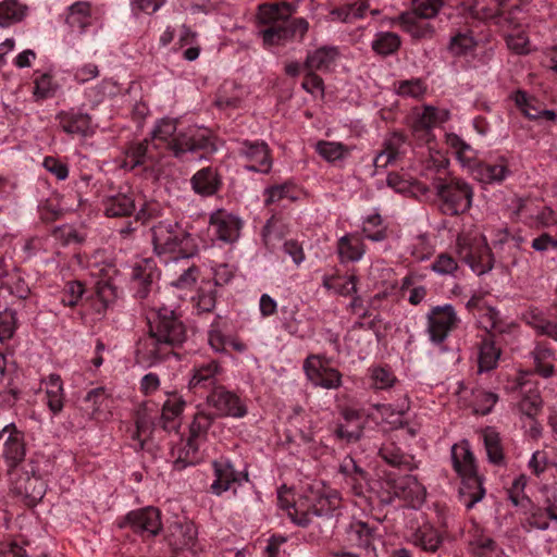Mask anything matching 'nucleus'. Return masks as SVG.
I'll return each instance as SVG.
<instances>
[{
    "instance_id": "f257e3e1",
    "label": "nucleus",
    "mask_w": 557,
    "mask_h": 557,
    "mask_svg": "<svg viewBox=\"0 0 557 557\" xmlns=\"http://www.w3.org/2000/svg\"><path fill=\"white\" fill-rule=\"evenodd\" d=\"M0 446L1 458L17 493L40 500L47 491L48 460L39 454L25 459V436L13 423L0 431Z\"/></svg>"
},
{
    "instance_id": "f03ea898",
    "label": "nucleus",
    "mask_w": 557,
    "mask_h": 557,
    "mask_svg": "<svg viewBox=\"0 0 557 557\" xmlns=\"http://www.w3.org/2000/svg\"><path fill=\"white\" fill-rule=\"evenodd\" d=\"M177 125L178 120L172 117H162L156 122L150 133V143L157 151L163 148L178 160H185L189 153L218 151L216 137L211 129L196 125L178 129Z\"/></svg>"
},
{
    "instance_id": "7ed1b4c3",
    "label": "nucleus",
    "mask_w": 557,
    "mask_h": 557,
    "mask_svg": "<svg viewBox=\"0 0 557 557\" xmlns=\"http://www.w3.org/2000/svg\"><path fill=\"white\" fill-rule=\"evenodd\" d=\"M341 493L321 482L309 485L304 494L288 508L290 520L301 527H308L312 517L332 518L339 515Z\"/></svg>"
},
{
    "instance_id": "20e7f679",
    "label": "nucleus",
    "mask_w": 557,
    "mask_h": 557,
    "mask_svg": "<svg viewBox=\"0 0 557 557\" xmlns=\"http://www.w3.org/2000/svg\"><path fill=\"white\" fill-rule=\"evenodd\" d=\"M154 252L164 262L186 260L198 251L195 238L177 222L164 220L151 227Z\"/></svg>"
},
{
    "instance_id": "39448f33",
    "label": "nucleus",
    "mask_w": 557,
    "mask_h": 557,
    "mask_svg": "<svg viewBox=\"0 0 557 557\" xmlns=\"http://www.w3.org/2000/svg\"><path fill=\"white\" fill-rule=\"evenodd\" d=\"M298 1L263 2L258 5V23L265 28L258 35H305L309 23L305 17H295Z\"/></svg>"
},
{
    "instance_id": "423d86ee",
    "label": "nucleus",
    "mask_w": 557,
    "mask_h": 557,
    "mask_svg": "<svg viewBox=\"0 0 557 557\" xmlns=\"http://www.w3.org/2000/svg\"><path fill=\"white\" fill-rule=\"evenodd\" d=\"M453 467L461 478L460 499L467 509H471L485 495L482 478L478 474L475 459L467 441L451 447Z\"/></svg>"
},
{
    "instance_id": "0eeeda50",
    "label": "nucleus",
    "mask_w": 557,
    "mask_h": 557,
    "mask_svg": "<svg viewBox=\"0 0 557 557\" xmlns=\"http://www.w3.org/2000/svg\"><path fill=\"white\" fill-rule=\"evenodd\" d=\"M455 251L473 273L483 275L494 267V259L485 236L478 232H462L457 236Z\"/></svg>"
},
{
    "instance_id": "6e6552de",
    "label": "nucleus",
    "mask_w": 557,
    "mask_h": 557,
    "mask_svg": "<svg viewBox=\"0 0 557 557\" xmlns=\"http://www.w3.org/2000/svg\"><path fill=\"white\" fill-rule=\"evenodd\" d=\"M433 188L441 200V210L446 215H458L471 208L473 189L460 178H435Z\"/></svg>"
},
{
    "instance_id": "1a4fd4ad",
    "label": "nucleus",
    "mask_w": 557,
    "mask_h": 557,
    "mask_svg": "<svg viewBox=\"0 0 557 557\" xmlns=\"http://www.w3.org/2000/svg\"><path fill=\"white\" fill-rule=\"evenodd\" d=\"M411 10L403 12L395 21L400 30L411 35H426L435 29L430 20L435 17L444 5V0H411Z\"/></svg>"
},
{
    "instance_id": "9d476101",
    "label": "nucleus",
    "mask_w": 557,
    "mask_h": 557,
    "mask_svg": "<svg viewBox=\"0 0 557 557\" xmlns=\"http://www.w3.org/2000/svg\"><path fill=\"white\" fill-rule=\"evenodd\" d=\"M149 331L172 350L187 338V330L174 310L161 307L153 320L149 321Z\"/></svg>"
},
{
    "instance_id": "9b49d317",
    "label": "nucleus",
    "mask_w": 557,
    "mask_h": 557,
    "mask_svg": "<svg viewBox=\"0 0 557 557\" xmlns=\"http://www.w3.org/2000/svg\"><path fill=\"white\" fill-rule=\"evenodd\" d=\"M384 490L381 499L384 503H392L395 498L416 507L424 502L425 488L416 476L407 474L395 479H387L382 483Z\"/></svg>"
},
{
    "instance_id": "f8f14e48",
    "label": "nucleus",
    "mask_w": 557,
    "mask_h": 557,
    "mask_svg": "<svg viewBox=\"0 0 557 557\" xmlns=\"http://www.w3.org/2000/svg\"><path fill=\"white\" fill-rule=\"evenodd\" d=\"M461 320L450 304L432 307L426 313L425 332L434 345L443 344L449 334L460 324Z\"/></svg>"
},
{
    "instance_id": "ddd939ff",
    "label": "nucleus",
    "mask_w": 557,
    "mask_h": 557,
    "mask_svg": "<svg viewBox=\"0 0 557 557\" xmlns=\"http://www.w3.org/2000/svg\"><path fill=\"white\" fill-rule=\"evenodd\" d=\"M89 263L90 273L97 278L96 289L99 298L106 305L117 297L115 278L119 270L112 261L104 260V251H98Z\"/></svg>"
},
{
    "instance_id": "4468645a",
    "label": "nucleus",
    "mask_w": 557,
    "mask_h": 557,
    "mask_svg": "<svg viewBox=\"0 0 557 557\" xmlns=\"http://www.w3.org/2000/svg\"><path fill=\"white\" fill-rule=\"evenodd\" d=\"M207 405L215 410V416L221 418L242 419L247 416L246 400L223 385L211 389L207 396Z\"/></svg>"
},
{
    "instance_id": "2eb2a0df",
    "label": "nucleus",
    "mask_w": 557,
    "mask_h": 557,
    "mask_svg": "<svg viewBox=\"0 0 557 557\" xmlns=\"http://www.w3.org/2000/svg\"><path fill=\"white\" fill-rule=\"evenodd\" d=\"M119 525L120 528L129 527L133 532L143 537H153L162 530L161 512L151 506L132 510Z\"/></svg>"
},
{
    "instance_id": "dca6fc26",
    "label": "nucleus",
    "mask_w": 557,
    "mask_h": 557,
    "mask_svg": "<svg viewBox=\"0 0 557 557\" xmlns=\"http://www.w3.org/2000/svg\"><path fill=\"white\" fill-rule=\"evenodd\" d=\"M237 154L245 160V169L267 174L272 169V158L267 143L260 140H243L238 143Z\"/></svg>"
},
{
    "instance_id": "f3484780",
    "label": "nucleus",
    "mask_w": 557,
    "mask_h": 557,
    "mask_svg": "<svg viewBox=\"0 0 557 557\" xmlns=\"http://www.w3.org/2000/svg\"><path fill=\"white\" fill-rule=\"evenodd\" d=\"M304 371L314 386L336 389L342 385V373L337 369L329 367L319 355H310L306 358Z\"/></svg>"
},
{
    "instance_id": "a211bd4d",
    "label": "nucleus",
    "mask_w": 557,
    "mask_h": 557,
    "mask_svg": "<svg viewBox=\"0 0 557 557\" xmlns=\"http://www.w3.org/2000/svg\"><path fill=\"white\" fill-rule=\"evenodd\" d=\"M162 164L161 153L153 148L149 139L132 143L126 151L122 162V168L134 170L143 166L145 170H159Z\"/></svg>"
},
{
    "instance_id": "6ab92c4d",
    "label": "nucleus",
    "mask_w": 557,
    "mask_h": 557,
    "mask_svg": "<svg viewBox=\"0 0 557 557\" xmlns=\"http://www.w3.org/2000/svg\"><path fill=\"white\" fill-rule=\"evenodd\" d=\"M159 277L156 262L151 258L138 259L131 268V287L137 298L144 299L148 296L154 282Z\"/></svg>"
},
{
    "instance_id": "aec40b11",
    "label": "nucleus",
    "mask_w": 557,
    "mask_h": 557,
    "mask_svg": "<svg viewBox=\"0 0 557 557\" xmlns=\"http://www.w3.org/2000/svg\"><path fill=\"white\" fill-rule=\"evenodd\" d=\"M243 224L239 216L223 209L212 212L209 220L210 230L215 238L226 244L237 242Z\"/></svg>"
},
{
    "instance_id": "412c9836",
    "label": "nucleus",
    "mask_w": 557,
    "mask_h": 557,
    "mask_svg": "<svg viewBox=\"0 0 557 557\" xmlns=\"http://www.w3.org/2000/svg\"><path fill=\"white\" fill-rule=\"evenodd\" d=\"M511 175L509 160L505 156L490 157L473 166L472 176L483 184H502Z\"/></svg>"
},
{
    "instance_id": "4be33fe9",
    "label": "nucleus",
    "mask_w": 557,
    "mask_h": 557,
    "mask_svg": "<svg viewBox=\"0 0 557 557\" xmlns=\"http://www.w3.org/2000/svg\"><path fill=\"white\" fill-rule=\"evenodd\" d=\"M214 471V481L211 484V491L215 495L235 488L236 485H242L243 482L248 481V474L236 471L232 462L226 458H220L212 462Z\"/></svg>"
},
{
    "instance_id": "5701e85b",
    "label": "nucleus",
    "mask_w": 557,
    "mask_h": 557,
    "mask_svg": "<svg viewBox=\"0 0 557 557\" xmlns=\"http://www.w3.org/2000/svg\"><path fill=\"white\" fill-rule=\"evenodd\" d=\"M408 148L409 143L404 134L399 132L391 133L385 137L382 150L374 158V166L385 169L394 164L406 154Z\"/></svg>"
},
{
    "instance_id": "b1692460",
    "label": "nucleus",
    "mask_w": 557,
    "mask_h": 557,
    "mask_svg": "<svg viewBox=\"0 0 557 557\" xmlns=\"http://www.w3.org/2000/svg\"><path fill=\"white\" fill-rule=\"evenodd\" d=\"M172 349L161 342L152 332L140 338L136 348L138 363L151 367L172 354Z\"/></svg>"
},
{
    "instance_id": "393cba45",
    "label": "nucleus",
    "mask_w": 557,
    "mask_h": 557,
    "mask_svg": "<svg viewBox=\"0 0 557 557\" xmlns=\"http://www.w3.org/2000/svg\"><path fill=\"white\" fill-rule=\"evenodd\" d=\"M222 373V367L216 360H208L201 363H194L190 370L188 388L193 391L214 388L218 376Z\"/></svg>"
},
{
    "instance_id": "a878e982",
    "label": "nucleus",
    "mask_w": 557,
    "mask_h": 557,
    "mask_svg": "<svg viewBox=\"0 0 557 557\" xmlns=\"http://www.w3.org/2000/svg\"><path fill=\"white\" fill-rule=\"evenodd\" d=\"M55 120L61 129L71 136L87 137L92 134L91 119L87 113L70 109L59 112Z\"/></svg>"
},
{
    "instance_id": "bb28decb",
    "label": "nucleus",
    "mask_w": 557,
    "mask_h": 557,
    "mask_svg": "<svg viewBox=\"0 0 557 557\" xmlns=\"http://www.w3.org/2000/svg\"><path fill=\"white\" fill-rule=\"evenodd\" d=\"M40 386L45 392V404L52 416L62 412L65 405V391L63 380L58 373H50L40 380Z\"/></svg>"
},
{
    "instance_id": "cd10ccee",
    "label": "nucleus",
    "mask_w": 557,
    "mask_h": 557,
    "mask_svg": "<svg viewBox=\"0 0 557 557\" xmlns=\"http://www.w3.org/2000/svg\"><path fill=\"white\" fill-rule=\"evenodd\" d=\"M222 184V176L219 170L213 166L198 170L190 178L193 190L202 197L215 195L221 189Z\"/></svg>"
},
{
    "instance_id": "c85d7f7f",
    "label": "nucleus",
    "mask_w": 557,
    "mask_h": 557,
    "mask_svg": "<svg viewBox=\"0 0 557 557\" xmlns=\"http://www.w3.org/2000/svg\"><path fill=\"white\" fill-rule=\"evenodd\" d=\"M135 195L132 190L119 191L102 200L103 212L108 218L129 216L136 209Z\"/></svg>"
},
{
    "instance_id": "c756f323",
    "label": "nucleus",
    "mask_w": 557,
    "mask_h": 557,
    "mask_svg": "<svg viewBox=\"0 0 557 557\" xmlns=\"http://www.w3.org/2000/svg\"><path fill=\"white\" fill-rule=\"evenodd\" d=\"M407 540L412 545L428 553H435L443 543L442 533L431 523L424 522L414 529Z\"/></svg>"
},
{
    "instance_id": "7c9ffc66",
    "label": "nucleus",
    "mask_w": 557,
    "mask_h": 557,
    "mask_svg": "<svg viewBox=\"0 0 557 557\" xmlns=\"http://www.w3.org/2000/svg\"><path fill=\"white\" fill-rule=\"evenodd\" d=\"M376 536V529L368 522L355 520L345 531V540L351 547L368 549L372 546Z\"/></svg>"
},
{
    "instance_id": "2f4dec72",
    "label": "nucleus",
    "mask_w": 557,
    "mask_h": 557,
    "mask_svg": "<svg viewBox=\"0 0 557 557\" xmlns=\"http://www.w3.org/2000/svg\"><path fill=\"white\" fill-rule=\"evenodd\" d=\"M336 250L341 263L358 262L366 253V245L358 233H348L337 240Z\"/></svg>"
},
{
    "instance_id": "473e14b6",
    "label": "nucleus",
    "mask_w": 557,
    "mask_h": 557,
    "mask_svg": "<svg viewBox=\"0 0 557 557\" xmlns=\"http://www.w3.org/2000/svg\"><path fill=\"white\" fill-rule=\"evenodd\" d=\"M201 445L202 443L189 436L186 440H183L178 447L173 451V456L175 457V469L183 470L188 466L199 463L203 458L200 449Z\"/></svg>"
},
{
    "instance_id": "72a5a7b5",
    "label": "nucleus",
    "mask_w": 557,
    "mask_h": 557,
    "mask_svg": "<svg viewBox=\"0 0 557 557\" xmlns=\"http://www.w3.org/2000/svg\"><path fill=\"white\" fill-rule=\"evenodd\" d=\"M339 472L344 474L346 484L350 486L355 495L364 494L368 485L367 473L357 466L351 457L347 456L343 459Z\"/></svg>"
},
{
    "instance_id": "f704fd0d",
    "label": "nucleus",
    "mask_w": 557,
    "mask_h": 557,
    "mask_svg": "<svg viewBox=\"0 0 557 557\" xmlns=\"http://www.w3.org/2000/svg\"><path fill=\"white\" fill-rule=\"evenodd\" d=\"M449 119V112L445 109H437L433 106H424L422 112L417 115L412 129L414 133L429 132Z\"/></svg>"
},
{
    "instance_id": "c9c22d12",
    "label": "nucleus",
    "mask_w": 557,
    "mask_h": 557,
    "mask_svg": "<svg viewBox=\"0 0 557 557\" xmlns=\"http://www.w3.org/2000/svg\"><path fill=\"white\" fill-rule=\"evenodd\" d=\"M500 349L496 347L493 337L487 334L479 344L478 364L480 372H487L497 367Z\"/></svg>"
},
{
    "instance_id": "e433bc0d",
    "label": "nucleus",
    "mask_w": 557,
    "mask_h": 557,
    "mask_svg": "<svg viewBox=\"0 0 557 557\" xmlns=\"http://www.w3.org/2000/svg\"><path fill=\"white\" fill-rule=\"evenodd\" d=\"M446 144L460 164L472 173L473 166L479 162L475 160L472 147L456 134L447 135Z\"/></svg>"
},
{
    "instance_id": "4c0bfd02",
    "label": "nucleus",
    "mask_w": 557,
    "mask_h": 557,
    "mask_svg": "<svg viewBox=\"0 0 557 557\" xmlns=\"http://www.w3.org/2000/svg\"><path fill=\"white\" fill-rule=\"evenodd\" d=\"M368 11L369 3L367 1H356L332 10L329 16L332 22L354 23L364 18Z\"/></svg>"
},
{
    "instance_id": "58836bf2",
    "label": "nucleus",
    "mask_w": 557,
    "mask_h": 557,
    "mask_svg": "<svg viewBox=\"0 0 557 557\" xmlns=\"http://www.w3.org/2000/svg\"><path fill=\"white\" fill-rule=\"evenodd\" d=\"M92 20L88 2H76L69 8L66 23L72 32H87V26L91 25Z\"/></svg>"
},
{
    "instance_id": "ea45409f",
    "label": "nucleus",
    "mask_w": 557,
    "mask_h": 557,
    "mask_svg": "<svg viewBox=\"0 0 557 557\" xmlns=\"http://www.w3.org/2000/svg\"><path fill=\"white\" fill-rule=\"evenodd\" d=\"M542 398L537 388L523 389L520 400L516 405V410L521 418L534 420L542 410Z\"/></svg>"
},
{
    "instance_id": "a19ab883",
    "label": "nucleus",
    "mask_w": 557,
    "mask_h": 557,
    "mask_svg": "<svg viewBox=\"0 0 557 557\" xmlns=\"http://www.w3.org/2000/svg\"><path fill=\"white\" fill-rule=\"evenodd\" d=\"M550 521L557 522V507L550 503L546 506H533L527 518L530 528L545 531L549 529Z\"/></svg>"
},
{
    "instance_id": "79ce46f5",
    "label": "nucleus",
    "mask_w": 557,
    "mask_h": 557,
    "mask_svg": "<svg viewBox=\"0 0 557 557\" xmlns=\"http://www.w3.org/2000/svg\"><path fill=\"white\" fill-rule=\"evenodd\" d=\"M338 51L334 47H321L309 53L305 66L309 71H326L334 64Z\"/></svg>"
},
{
    "instance_id": "37998d69",
    "label": "nucleus",
    "mask_w": 557,
    "mask_h": 557,
    "mask_svg": "<svg viewBox=\"0 0 557 557\" xmlns=\"http://www.w3.org/2000/svg\"><path fill=\"white\" fill-rule=\"evenodd\" d=\"M27 12V5L18 0H3L0 2V27H9L22 22Z\"/></svg>"
},
{
    "instance_id": "c03bdc74",
    "label": "nucleus",
    "mask_w": 557,
    "mask_h": 557,
    "mask_svg": "<svg viewBox=\"0 0 557 557\" xmlns=\"http://www.w3.org/2000/svg\"><path fill=\"white\" fill-rule=\"evenodd\" d=\"M540 206L541 203L536 199L516 198L512 201V214L517 221L534 227L536 211H539Z\"/></svg>"
},
{
    "instance_id": "a18cd8bd",
    "label": "nucleus",
    "mask_w": 557,
    "mask_h": 557,
    "mask_svg": "<svg viewBox=\"0 0 557 557\" xmlns=\"http://www.w3.org/2000/svg\"><path fill=\"white\" fill-rule=\"evenodd\" d=\"M531 355L533 358L535 372L545 379L550 377L555 371L553 363V350L545 344L537 343Z\"/></svg>"
},
{
    "instance_id": "49530a36",
    "label": "nucleus",
    "mask_w": 557,
    "mask_h": 557,
    "mask_svg": "<svg viewBox=\"0 0 557 557\" xmlns=\"http://www.w3.org/2000/svg\"><path fill=\"white\" fill-rule=\"evenodd\" d=\"M322 285L327 290H333L341 296H349L357 292V276L324 275Z\"/></svg>"
},
{
    "instance_id": "de8ad7c7",
    "label": "nucleus",
    "mask_w": 557,
    "mask_h": 557,
    "mask_svg": "<svg viewBox=\"0 0 557 557\" xmlns=\"http://www.w3.org/2000/svg\"><path fill=\"white\" fill-rule=\"evenodd\" d=\"M362 234L371 242H383L387 238V226L379 213L369 214L362 221Z\"/></svg>"
},
{
    "instance_id": "09e8293b",
    "label": "nucleus",
    "mask_w": 557,
    "mask_h": 557,
    "mask_svg": "<svg viewBox=\"0 0 557 557\" xmlns=\"http://www.w3.org/2000/svg\"><path fill=\"white\" fill-rule=\"evenodd\" d=\"M370 387L375 391H385L392 388L397 377L388 367L374 366L369 368Z\"/></svg>"
},
{
    "instance_id": "8fccbe9b",
    "label": "nucleus",
    "mask_w": 557,
    "mask_h": 557,
    "mask_svg": "<svg viewBox=\"0 0 557 557\" xmlns=\"http://www.w3.org/2000/svg\"><path fill=\"white\" fill-rule=\"evenodd\" d=\"M482 436L488 461L494 465H502L504 461V449L499 434L494 429L487 428Z\"/></svg>"
},
{
    "instance_id": "3c124183",
    "label": "nucleus",
    "mask_w": 557,
    "mask_h": 557,
    "mask_svg": "<svg viewBox=\"0 0 557 557\" xmlns=\"http://www.w3.org/2000/svg\"><path fill=\"white\" fill-rule=\"evenodd\" d=\"M469 533V544L474 554L483 556L493 553L496 549L495 541L491 536L486 535L476 523H473Z\"/></svg>"
},
{
    "instance_id": "603ef678",
    "label": "nucleus",
    "mask_w": 557,
    "mask_h": 557,
    "mask_svg": "<svg viewBox=\"0 0 557 557\" xmlns=\"http://www.w3.org/2000/svg\"><path fill=\"white\" fill-rule=\"evenodd\" d=\"M109 394L103 387H96L89 391L85 398V409L92 417L97 418L108 408Z\"/></svg>"
},
{
    "instance_id": "864d4df0",
    "label": "nucleus",
    "mask_w": 557,
    "mask_h": 557,
    "mask_svg": "<svg viewBox=\"0 0 557 557\" xmlns=\"http://www.w3.org/2000/svg\"><path fill=\"white\" fill-rule=\"evenodd\" d=\"M510 99L525 117L539 120L541 106L535 98L529 96L524 90L518 89L510 95Z\"/></svg>"
},
{
    "instance_id": "5fc2aeb1",
    "label": "nucleus",
    "mask_w": 557,
    "mask_h": 557,
    "mask_svg": "<svg viewBox=\"0 0 557 557\" xmlns=\"http://www.w3.org/2000/svg\"><path fill=\"white\" fill-rule=\"evenodd\" d=\"M317 153L327 162H335L349 154V148L342 143L320 140L315 145Z\"/></svg>"
},
{
    "instance_id": "6e6d98bb",
    "label": "nucleus",
    "mask_w": 557,
    "mask_h": 557,
    "mask_svg": "<svg viewBox=\"0 0 557 557\" xmlns=\"http://www.w3.org/2000/svg\"><path fill=\"white\" fill-rule=\"evenodd\" d=\"M59 89L58 83L50 73H44L34 79L33 97L36 101H41L54 97Z\"/></svg>"
},
{
    "instance_id": "4d7b16f0",
    "label": "nucleus",
    "mask_w": 557,
    "mask_h": 557,
    "mask_svg": "<svg viewBox=\"0 0 557 557\" xmlns=\"http://www.w3.org/2000/svg\"><path fill=\"white\" fill-rule=\"evenodd\" d=\"M284 199H297L296 186L290 182L270 186L264 190V203L267 206L277 203Z\"/></svg>"
},
{
    "instance_id": "13d9d810",
    "label": "nucleus",
    "mask_w": 557,
    "mask_h": 557,
    "mask_svg": "<svg viewBox=\"0 0 557 557\" xmlns=\"http://www.w3.org/2000/svg\"><path fill=\"white\" fill-rule=\"evenodd\" d=\"M381 458L393 467H410L412 458L406 455L395 443L387 442L379 450Z\"/></svg>"
},
{
    "instance_id": "bf43d9fd",
    "label": "nucleus",
    "mask_w": 557,
    "mask_h": 557,
    "mask_svg": "<svg viewBox=\"0 0 557 557\" xmlns=\"http://www.w3.org/2000/svg\"><path fill=\"white\" fill-rule=\"evenodd\" d=\"M214 418L215 416L210 412L198 411L190 423L188 436L203 444L207 438V432L211 428Z\"/></svg>"
},
{
    "instance_id": "052dcab7",
    "label": "nucleus",
    "mask_w": 557,
    "mask_h": 557,
    "mask_svg": "<svg viewBox=\"0 0 557 557\" xmlns=\"http://www.w3.org/2000/svg\"><path fill=\"white\" fill-rule=\"evenodd\" d=\"M479 317V323L481 326L490 332H496V333H503L505 332L504 323L500 318L499 311L486 305L485 307H482V311L478 314Z\"/></svg>"
},
{
    "instance_id": "680f3d73",
    "label": "nucleus",
    "mask_w": 557,
    "mask_h": 557,
    "mask_svg": "<svg viewBox=\"0 0 557 557\" xmlns=\"http://www.w3.org/2000/svg\"><path fill=\"white\" fill-rule=\"evenodd\" d=\"M527 322L540 335H546L557 343V323L547 320L542 313L530 312Z\"/></svg>"
},
{
    "instance_id": "e2e57ef3",
    "label": "nucleus",
    "mask_w": 557,
    "mask_h": 557,
    "mask_svg": "<svg viewBox=\"0 0 557 557\" xmlns=\"http://www.w3.org/2000/svg\"><path fill=\"white\" fill-rule=\"evenodd\" d=\"M18 327L17 313L13 309L0 311V343L10 341Z\"/></svg>"
},
{
    "instance_id": "0e129e2a",
    "label": "nucleus",
    "mask_w": 557,
    "mask_h": 557,
    "mask_svg": "<svg viewBox=\"0 0 557 557\" xmlns=\"http://www.w3.org/2000/svg\"><path fill=\"white\" fill-rule=\"evenodd\" d=\"M505 0H474L472 13L481 20H488L497 16L502 11Z\"/></svg>"
},
{
    "instance_id": "69168bd1",
    "label": "nucleus",
    "mask_w": 557,
    "mask_h": 557,
    "mask_svg": "<svg viewBox=\"0 0 557 557\" xmlns=\"http://www.w3.org/2000/svg\"><path fill=\"white\" fill-rule=\"evenodd\" d=\"M173 536H177L173 542L176 549H191L196 544L197 529L193 523L180 524Z\"/></svg>"
},
{
    "instance_id": "338daca9",
    "label": "nucleus",
    "mask_w": 557,
    "mask_h": 557,
    "mask_svg": "<svg viewBox=\"0 0 557 557\" xmlns=\"http://www.w3.org/2000/svg\"><path fill=\"white\" fill-rule=\"evenodd\" d=\"M394 87L398 96L414 99L421 98L426 91V85L420 78L400 81Z\"/></svg>"
},
{
    "instance_id": "774afa93",
    "label": "nucleus",
    "mask_w": 557,
    "mask_h": 557,
    "mask_svg": "<svg viewBox=\"0 0 557 557\" xmlns=\"http://www.w3.org/2000/svg\"><path fill=\"white\" fill-rule=\"evenodd\" d=\"M85 287L79 281L67 282L60 293V302L64 307H75L81 301Z\"/></svg>"
}]
</instances>
